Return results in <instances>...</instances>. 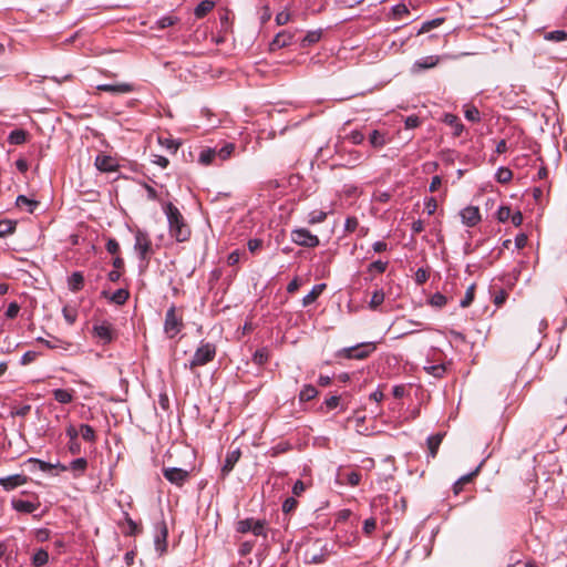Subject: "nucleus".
<instances>
[{"mask_svg": "<svg viewBox=\"0 0 567 567\" xmlns=\"http://www.w3.org/2000/svg\"><path fill=\"white\" fill-rule=\"evenodd\" d=\"M163 210L167 217L169 235L178 243L187 241L190 237V228L179 209L172 203H166Z\"/></svg>", "mask_w": 567, "mask_h": 567, "instance_id": "1", "label": "nucleus"}, {"mask_svg": "<svg viewBox=\"0 0 567 567\" xmlns=\"http://www.w3.org/2000/svg\"><path fill=\"white\" fill-rule=\"evenodd\" d=\"M215 355L216 346L210 342H202L189 361L188 368L193 370L197 367L206 365L215 359Z\"/></svg>", "mask_w": 567, "mask_h": 567, "instance_id": "2", "label": "nucleus"}, {"mask_svg": "<svg viewBox=\"0 0 567 567\" xmlns=\"http://www.w3.org/2000/svg\"><path fill=\"white\" fill-rule=\"evenodd\" d=\"M134 250L138 255L141 262L148 265L150 256L153 254L152 241L145 230L137 229L135 231Z\"/></svg>", "mask_w": 567, "mask_h": 567, "instance_id": "3", "label": "nucleus"}, {"mask_svg": "<svg viewBox=\"0 0 567 567\" xmlns=\"http://www.w3.org/2000/svg\"><path fill=\"white\" fill-rule=\"evenodd\" d=\"M183 326V319L176 313V307H169V309L166 311L164 321V331L167 337H176L181 332Z\"/></svg>", "mask_w": 567, "mask_h": 567, "instance_id": "4", "label": "nucleus"}, {"mask_svg": "<svg viewBox=\"0 0 567 567\" xmlns=\"http://www.w3.org/2000/svg\"><path fill=\"white\" fill-rule=\"evenodd\" d=\"M38 341L42 342L47 348L58 350L63 354L75 355L79 353V347L76 344L55 337L51 339L39 338Z\"/></svg>", "mask_w": 567, "mask_h": 567, "instance_id": "5", "label": "nucleus"}, {"mask_svg": "<svg viewBox=\"0 0 567 567\" xmlns=\"http://www.w3.org/2000/svg\"><path fill=\"white\" fill-rule=\"evenodd\" d=\"M291 240L302 247L315 248L319 245L318 236L311 234L306 228H298L291 231Z\"/></svg>", "mask_w": 567, "mask_h": 567, "instance_id": "6", "label": "nucleus"}, {"mask_svg": "<svg viewBox=\"0 0 567 567\" xmlns=\"http://www.w3.org/2000/svg\"><path fill=\"white\" fill-rule=\"evenodd\" d=\"M375 350V344L373 342L361 343L354 347L344 348L340 351V354H343L348 359H358L362 360L367 358L371 352Z\"/></svg>", "mask_w": 567, "mask_h": 567, "instance_id": "7", "label": "nucleus"}, {"mask_svg": "<svg viewBox=\"0 0 567 567\" xmlns=\"http://www.w3.org/2000/svg\"><path fill=\"white\" fill-rule=\"evenodd\" d=\"M238 533L251 532L255 536H265V520H255L254 518L241 519L237 523Z\"/></svg>", "mask_w": 567, "mask_h": 567, "instance_id": "8", "label": "nucleus"}, {"mask_svg": "<svg viewBox=\"0 0 567 567\" xmlns=\"http://www.w3.org/2000/svg\"><path fill=\"white\" fill-rule=\"evenodd\" d=\"M163 476L172 484L181 487L189 478V472L179 467H163Z\"/></svg>", "mask_w": 567, "mask_h": 567, "instance_id": "9", "label": "nucleus"}, {"mask_svg": "<svg viewBox=\"0 0 567 567\" xmlns=\"http://www.w3.org/2000/svg\"><path fill=\"white\" fill-rule=\"evenodd\" d=\"M93 334L103 343H110L114 339V330L112 324L103 321L93 326Z\"/></svg>", "mask_w": 567, "mask_h": 567, "instance_id": "10", "label": "nucleus"}, {"mask_svg": "<svg viewBox=\"0 0 567 567\" xmlns=\"http://www.w3.org/2000/svg\"><path fill=\"white\" fill-rule=\"evenodd\" d=\"M29 481V477L22 474H13L6 477H0V486L7 491H13L14 488L27 484Z\"/></svg>", "mask_w": 567, "mask_h": 567, "instance_id": "11", "label": "nucleus"}, {"mask_svg": "<svg viewBox=\"0 0 567 567\" xmlns=\"http://www.w3.org/2000/svg\"><path fill=\"white\" fill-rule=\"evenodd\" d=\"M462 223L468 227H474L481 220L480 209L476 206H467L461 210Z\"/></svg>", "mask_w": 567, "mask_h": 567, "instance_id": "12", "label": "nucleus"}, {"mask_svg": "<svg viewBox=\"0 0 567 567\" xmlns=\"http://www.w3.org/2000/svg\"><path fill=\"white\" fill-rule=\"evenodd\" d=\"M96 89L99 91H104L114 95H120L133 92L134 85L131 83L100 84L96 86Z\"/></svg>", "mask_w": 567, "mask_h": 567, "instance_id": "13", "label": "nucleus"}, {"mask_svg": "<svg viewBox=\"0 0 567 567\" xmlns=\"http://www.w3.org/2000/svg\"><path fill=\"white\" fill-rule=\"evenodd\" d=\"M167 534L168 532L165 522H161L159 524L156 525V535L154 543L156 550L159 551L161 554H163L166 550Z\"/></svg>", "mask_w": 567, "mask_h": 567, "instance_id": "14", "label": "nucleus"}, {"mask_svg": "<svg viewBox=\"0 0 567 567\" xmlns=\"http://www.w3.org/2000/svg\"><path fill=\"white\" fill-rule=\"evenodd\" d=\"M95 166L101 172H114L118 165L114 157L105 154H99L95 157Z\"/></svg>", "mask_w": 567, "mask_h": 567, "instance_id": "15", "label": "nucleus"}, {"mask_svg": "<svg viewBox=\"0 0 567 567\" xmlns=\"http://www.w3.org/2000/svg\"><path fill=\"white\" fill-rule=\"evenodd\" d=\"M293 42V34L289 31H281L277 33L274 40L270 42L269 48L271 51L282 49L290 45Z\"/></svg>", "mask_w": 567, "mask_h": 567, "instance_id": "16", "label": "nucleus"}, {"mask_svg": "<svg viewBox=\"0 0 567 567\" xmlns=\"http://www.w3.org/2000/svg\"><path fill=\"white\" fill-rule=\"evenodd\" d=\"M240 455L241 453L239 449H236L227 453L225 462L221 466L223 477H226L233 471L235 464L239 461Z\"/></svg>", "mask_w": 567, "mask_h": 567, "instance_id": "17", "label": "nucleus"}, {"mask_svg": "<svg viewBox=\"0 0 567 567\" xmlns=\"http://www.w3.org/2000/svg\"><path fill=\"white\" fill-rule=\"evenodd\" d=\"M439 60L440 59L436 55L421 58L413 63L412 72L419 73L421 71L434 68L439 63Z\"/></svg>", "mask_w": 567, "mask_h": 567, "instance_id": "18", "label": "nucleus"}, {"mask_svg": "<svg viewBox=\"0 0 567 567\" xmlns=\"http://www.w3.org/2000/svg\"><path fill=\"white\" fill-rule=\"evenodd\" d=\"M11 506H12V508L14 511H17L19 513L31 514V513L35 512L39 508L40 504L39 503H32V502H29V501L13 498L11 501Z\"/></svg>", "mask_w": 567, "mask_h": 567, "instance_id": "19", "label": "nucleus"}, {"mask_svg": "<svg viewBox=\"0 0 567 567\" xmlns=\"http://www.w3.org/2000/svg\"><path fill=\"white\" fill-rule=\"evenodd\" d=\"M103 297L109 299V301L115 305H124L130 297V293L126 289H117L113 293H109L106 290L102 292Z\"/></svg>", "mask_w": 567, "mask_h": 567, "instance_id": "20", "label": "nucleus"}, {"mask_svg": "<svg viewBox=\"0 0 567 567\" xmlns=\"http://www.w3.org/2000/svg\"><path fill=\"white\" fill-rule=\"evenodd\" d=\"M443 122L446 125L451 126V128L453 130L452 133L454 136H461V134L464 131V125L462 124V122L460 121V118L456 115L446 113L444 115Z\"/></svg>", "mask_w": 567, "mask_h": 567, "instance_id": "21", "label": "nucleus"}, {"mask_svg": "<svg viewBox=\"0 0 567 567\" xmlns=\"http://www.w3.org/2000/svg\"><path fill=\"white\" fill-rule=\"evenodd\" d=\"M324 289H326L324 284L315 285L312 287L311 291L303 297L302 306L307 307V306H310L311 303H313L316 301V299L323 292Z\"/></svg>", "mask_w": 567, "mask_h": 567, "instance_id": "22", "label": "nucleus"}, {"mask_svg": "<svg viewBox=\"0 0 567 567\" xmlns=\"http://www.w3.org/2000/svg\"><path fill=\"white\" fill-rule=\"evenodd\" d=\"M69 289L73 292H78L83 288L84 276L80 271L73 272L68 280Z\"/></svg>", "mask_w": 567, "mask_h": 567, "instance_id": "23", "label": "nucleus"}, {"mask_svg": "<svg viewBox=\"0 0 567 567\" xmlns=\"http://www.w3.org/2000/svg\"><path fill=\"white\" fill-rule=\"evenodd\" d=\"M215 7V2L212 0H203L200 1L194 10V14L197 19L204 18L208 12H210Z\"/></svg>", "mask_w": 567, "mask_h": 567, "instance_id": "24", "label": "nucleus"}, {"mask_svg": "<svg viewBox=\"0 0 567 567\" xmlns=\"http://www.w3.org/2000/svg\"><path fill=\"white\" fill-rule=\"evenodd\" d=\"M369 142H370L372 147L381 148V147H383L386 144L385 134L380 132V131H378V130H374L369 135Z\"/></svg>", "mask_w": 567, "mask_h": 567, "instance_id": "25", "label": "nucleus"}, {"mask_svg": "<svg viewBox=\"0 0 567 567\" xmlns=\"http://www.w3.org/2000/svg\"><path fill=\"white\" fill-rule=\"evenodd\" d=\"M54 399L61 404H68L73 401V391L65 389H55L53 391Z\"/></svg>", "mask_w": 567, "mask_h": 567, "instance_id": "26", "label": "nucleus"}, {"mask_svg": "<svg viewBox=\"0 0 567 567\" xmlns=\"http://www.w3.org/2000/svg\"><path fill=\"white\" fill-rule=\"evenodd\" d=\"M28 462L37 463L39 465L40 471H42V472H49L52 468H56V467H59L63 472L68 470L66 465H63L61 463L51 464V463L41 461L39 458H33V457L29 458Z\"/></svg>", "mask_w": 567, "mask_h": 567, "instance_id": "27", "label": "nucleus"}, {"mask_svg": "<svg viewBox=\"0 0 567 567\" xmlns=\"http://www.w3.org/2000/svg\"><path fill=\"white\" fill-rule=\"evenodd\" d=\"M442 440H443V434H441V433H437L435 435H431L427 437V446H429L431 457H435Z\"/></svg>", "mask_w": 567, "mask_h": 567, "instance_id": "28", "label": "nucleus"}, {"mask_svg": "<svg viewBox=\"0 0 567 567\" xmlns=\"http://www.w3.org/2000/svg\"><path fill=\"white\" fill-rule=\"evenodd\" d=\"M217 157V148H206L199 154V163L203 165H209Z\"/></svg>", "mask_w": 567, "mask_h": 567, "instance_id": "29", "label": "nucleus"}, {"mask_svg": "<svg viewBox=\"0 0 567 567\" xmlns=\"http://www.w3.org/2000/svg\"><path fill=\"white\" fill-rule=\"evenodd\" d=\"M423 369L427 374L436 379L443 378L446 372V368L444 364H429L425 365Z\"/></svg>", "mask_w": 567, "mask_h": 567, "instance_id": "30", "label": "nucleus"}, {"mask_svg": "<svg viewBox=\"0 0 567 567\" xmlns=\"http://www.w3.org/2000/svg\"><path fill=\"white\" fill-rule=\"evenodd\" d=\"M27 141V132L24 130H14L8 136V142L12 145H20Z\"/></svg>", "mask_w": 567, "mask_h": 567, "instance_id": "31", "label": "nucleus"}, {"mask_svg": "<svg viewBox=\"0 0 567 567\" xmlns=\"http://www.w3.org/2000/svg\"><path fill=\"white\" fill-rule=\"evenodd\" d=\"M49 560V554L45 549H38L32 556V564L35 567L44 566Z\"/></svg>", "mask_w": 567, "mask_h": 567, "instance_id": "32", "label": "nucleus"}, {"mask_svg": "<svg viewBox=\"0 0 567 567\" xmlns=\"http://www.w3.org/2000/svg\"><path fill=\"white\" fill-rule=\"evenodd\" d=\"M68 470H72L73 472L78 473L79 475H82L86 467H87V461L84 457H79L73 460L69 466H66Z\"/></svg>", "mask_w": 567, "mask_h": 567, "instance_id": "33", "label": "nucleus"}, {"mask_svg": "<svg viewBox=\"0 0 567 567\" xmlns=\"http://www.w3.org/2000/svg\"><path fill=\"white\" fill-rule=\"evenodd\" d=\"M158 143L172 154H175L181 145L176 140L163 136L158 137Z\"/></svg>", "mask_w": 567, "mask_h": 567, "instance_id": "34", "label": "nucleus"}, {"mask_svg": "<svg viewBox=\"0 0 567 567\" xmlns=\"http://www.w3.org/2000/svg\"><path fill=\"white\" fill-rule=\"evenodd\" d=\"M317 394H318L317 389L313 385L308 384L301 389V391L299 393V400L302 402H307V401H310L313 398H316Z\"/></svg>", "mask_w": 567, "mask_h": 567, "instance_id": "35", "label": "nucleus"}, {"mask_svg": "<svg viewBox=\"0 0 567 567\" xmlns=\"http://www.w3.org/2000/svg\"><path fill=\"white\" fill-rule=\"evenodd\" d=\"M327 218V213L320 209H315L308 214L307 221L310 225H316L324 221Z\"/></svg>", "mask_w": 567, "mask_h": 567, "instance_id": "36", "label": "nucleus"}, {"mask_svg": "<svg viewBox=\"0 0 567 567\" xmlns=\"http://www.w3.org/2000/svg\"><path fill=\"white\" fill-rule=\"evenodd\" d=\"M544 38L547 41L563 42V41L567 40V32L564 30H555V31L545 33Z\"/></svg>", "mask_w": 567, "mask_h": 567, "instance_id": "37", "label": "nucleus"}, {"mask_svg": "<svg viewBox=\"0 0 567 567\" xmlns=\"http://www.w3.org/2000/svg\"><path fill=\"white\" fill-rule=\"evenodd\" d=\"M464 116L467 121L473 122V123H477L481 121L480 111L477 110V107H475L473 105L465 106Z\"/></svg>", "mask_w": 567, "mask_h": 567, "instance_id": "38", "label": "nucleus"}, {"mask_svg": "<svg viewBox=\"0 0 567 567\" xmlns=\"http://www.w3.org/2000/svg\"><path fill=\"white\" fill-rule=\"evenodd\" d=\"M17 205L19 207H23V206H27L28 207V212L29 213H33L35 207L38 206V202L33 200V199H29L27 196L24 195H19L17 197Z\"/></svg>", "mask_w": 567, "mask_h": 567, "instance_id": "39", "label": "nucleus"}, {"mask_svg": "<svg viewBox=\"0 0 567 567\" xmlns=\"http://www.w3.org/2000/svg\"><path fill=\"white\" fill-rule=\"evenodd\" d=\"M177 21H178V18L175 16H164V17L159 18L155 23H156V28L162 30V29H166L168 27L174 25Z\"/></svg>", "mask_w": 567, "mask_h": 567, "instance_id": "40", "label": "nucleus"}, {"mask_svg": "<svg viewBox=\"0 0 567 567\" xmlns=\"http://www.w3.org/2000/svg\"><path fill=\"white\" fill-rule=\"evenodd\" d=\"M80 434L84 441L93 442L95 441V431L89 424H82L80 427Z\"/></svg>", "mask_w": 567, "mask_h": 567, "instance_id": "41", "label": "nucleus"}, {"mask_svg": "<svg viewBox=\"0 0 567 567\" xmlns=\"http://www.w3.org/2000/svg\"><path fill=\"white\" fill-rule=\"evenodd\" d=\"M513 173L507 167H499L496 172V179L498 183H507L512 179Z\"/></svg>", "mask_w": 567, "mask_h": 567, "instance_id": "42", "label": "nucleus"}, {"mask_svg": "<svg viewBox=\"0 0 567 567\" xmlns=\"http://www.w3.org/2000/svg\"><path fill=\"white\" fill-rule=\"evenodd\" d=\"M234 151H235V144L226 143L223 147L217 150V157H219L220 161H225L228 157H230V155L233 154Z\"/></svg>", "mask_w": 567, "mask_h": 567, "instance_id": "43", "label": "nucleus"}, {"mask_svg": "<svg viewBox=\"0 0 567 567\" xmlns=\"http://www.w3.org/2000/svg\"><path fill=\"white\" fill-rule=\"evenodd\" d=\"M16 229V223L11 220H0V238L12 234Z\"/></svg>", "mask_w": 567, "mask_h": 567, "instance_id": "44", "label": "nucleus"}, {"mask_svg": "<svg viewBox=\"0 0 567 567\" xmlns=\"http://www.w3.org/2000/svg\"><path fill=\"white\" fill-rule=\"evenodd\" d=\"M429 303L435 308H442L447 303V298L441 292H435L429 300Z\"/></svg>", "mask_w": 567, "mask_h": 567, "instance_id": "45", "label": "nucleus"}, {"mask_svg": "<svg viewBox=\"0 0 567 567\" xmlns=\"http://www.w3.org/2000/svg\"><path fill=\"white\" fill-rule=\"evenodd\" d=\"M444 22V18H436L430 21H426L422 24L421 29L419 30V34L429 32L430 30L441 25Z\"/></svg>", "mask_w": 567, "mask_h": 567, "instance_id": "46", "label": "nucleus"}, {"mask_svg": "<svg viewBox=\"0 0 567 567\" xmlns=\"http://www.w3.org/2000/svg\"><path fill=\"white\" fill-rule=\"evenodd\" d=\"M480 468H481V465H478V467L476 470H474L473 472H471L466 475H463L455 482L454 487H453L455 494H457V485H464V484L470 483L473 480V477L477 475Z\"/></svg>", "mask_w": 567, "mask_h": 567, "instance_id": "47", "label": "nucleus"}, {"mask_svg": "<svg viewBox=\"0 0 567 567\" xmlns=\"http://www.w3.org/2000/svg\"><path fill=\"white\" fill-rule=\"evenodd\" d=\"M384 301V292L383 290H375L370 300V308L377 309Z\"/></svg>", "mask_w": 567, "mask_h": 567, "instance_id": "48", "label": "nucleus"}, {"mask_svg": "<svg viewBox=\"0 0 567 567\" xmlns=\"http://www.w3.org/2000/svg\"><path fill=\"white\" fill-rule=\"evenodd\" d=\"M268 351L266 349H259L254 353V362L258 365H264L268 361Z\"/></svg>", "mask_w": 567, "mask_h": 567, "instance_id": "49", "label": "nucleus"}, {"mask_svg": "<svg viewBox=\"0 0 567 567\" xmlns=\"http://www.w3.org/2000/svg\"><path fill=\"white\" fill-rule=\"evenodd\" d=\"M410 11L404 3H398L392 7V14L395 19H401L403 16L409 14Z\"/></svg>", "mask_w": 567, "mask_h": 567, "instance_id": "50", "label": "nucleus"}, {"mask_svg": "<svg viewBox=\"0 0 567 567\" xmlns=\"http://www.w3.org/2000/svg\"><path fill=\"white\" fill-rule=\"evenodd\" d=\"M386 268H388V261L377 260L369 265L368 270L370 272L375 271V272L382 274L386 270Z\"/></svg>", "mask_w": 567, "mask_h": 567, "instance_id": "51", "label": "nucleus"}, {"mask_svg": "<svg viewBox=\"0 0 567 567\" xmlns=\"http://www.w3.org/2000/svg\"><path fill=\"white\" fill-rule=\"evenodd\" d=\"M474 300V286L467 288L464 298L461 300L460 306L462 308L468 307Z\"/></svg>", "mask_w": 567, "mask_h": 567, "instance_id": "52", "label": "nucleus"}, {"mask_svg": "<svg viewBox=\"0 0 567 567\" xmlns=\"http://www.w3.org/2000/svg\"><path fill=\"white\" fill-rule=\"evenodd\" d=\"M511 208L508 206H501L497 210V219L498 221L501 223H505L511 217Z\"/></svg>", "mask_w": 567, "mask_h": 567, "instance_id": "53", "label": "nucleus"}, {"mask_svg": "<svg viewBox=\"0 0 567 567\" xmlns=\"http://www.w3.org/2000/svg\"><path fill=\"white\" fill-rule=\"evenodd\" d=\"M19 311H20V306L18 305V302H16V301L10 302L6 310V317L8 319H14L18 316Z\"/></svg>", "mask_w": 567, "mask_h": 567, "instance_id": "54", "label": "nucleus"}, {"mask_svg": "<svg viewBox=\"0 0 567 567\" xmlns=\"http://www.w3.org/2000/svg\"><path fill=\"white\" fill-rule=\"evenodd\" d=\"M62 313L68 323L73 324L76 321L78 315L74 309L64 307L62 310Z\"/></svg>", "mask_w": 567, "mask_h": 567, "instance_id": "55", "label": "nucleus"}, {"mask_svg": "<svg viewBox=\"0 0 567 567\" xmlns=\"http://www.w3.org/2000/svg\"><path fill=\"white\" fill-rule=\"evenodd\" d=\"M321 33L319 31L309 32L303 39H302V45L312 44L320 40Z\"/></svg>", "mask_w": 567, "mask_h": 567, "instance_id": "56", "label": "nucleus"}, {"mask_svg": "<svg viewBox=\"0 0 567 567\" xmlns=\"http://www.w3.org/2000/svg\"><path fill=\"white\" fill-rule=\"evenodd\" d=\"M291 14L289 11H280L276 14L275 21L278 25H284L289 22Z\"/></svg>", "mask_w": 567, "mask_h": 567, "instance_id": "57", "label": "nucleus"}, {"mask_svg": "<svg viewBox=\"0 0 567 567\" xmlns=\"http://www.w3.org/2000/svg\"><path fill=\"white\" fill-rule=\"evenodd\" d=\"M348 140L354 144V145H359L361 144L363 141H364V135L362 132L360 131H352L349 135H348Z\"/></svg>", "mask_w": 567, "mask_h": 567, "instance_id": "58", "label": "nucleus"}, {"mask_svg": "<svg viewBox=\"0 0 567 567\" xmlns=\"http://www.w3.org/2000/svg\"><path fill=\"white\" fill-rule=\"evenodd\" d=\"M298 505V502L296 501L295 497H288L284 504H282V512L288 514L290 512H292Z\"/></svg>", "mask_w": 567, "mask_h": 567, "instance_id": "59", "label": "nucleus"}, {"mask_svg": "<svg viewBox=\"0 0 567 567\" xmlns=\"http://www.w3.org/2000/svg\"><path fill=\"white\" fill-rule=\"evenodd\" d=\"M404 124H405V128L412 130V128L417 127L421 124V121H420L419 116L410 115L405 118Z\"/></svg>", "mask_w": 567, "mask_h": 567, "instance_id": "60", "label": "nucleus"}, {"mask_svg": "<svg viewBox=\"0 0 567 567\" xmlns=\"http://www.w3.org/2000/svg\"><path fill=\"white\" fill-rule=\"evenodd\" d=\"M38 357V353L35 351H27L22 357H21V360H20V363L22 365H27V364H30L31 362H33Z\"/></svg>", "mask_w": 567, "mask_h": 567, "instance_id": "61", "label": "nucleus"}, {"mask_svg": "<svg viewBox=\"0 0 567 567\" xmlns=\"http://www.w3.org/2000/svg\"><path fill=\"white\" fill-rule=\"evenodd\" d=\"M361 481V474L358 472H350L347 474V483L351 486H357Z\"/></svg>", "mask_w": 567, "mask_h": 567, "instance_id": "62", "label": "nucleus"}, {"mask_svg": "<svg viewBox=\"0 0 567 567\" xmlns=\"http://www.w3.org/2000/svg\"><path fill=\"white\" fill-rule=\"evenodd\" d=\"M359 225V221L355 217H348L344 223V229L348 233H353Z\"/></svg>", "mask_w": 567, "mask_h": 567, "instance_id": "63", "label": "nucleus"}, {"mask_svg": "<svg viewBox=\"0 0 567 567\" xmlns=\"http://www.w3.org/2000/svg\"><path fill=\"white\" fill-rule=\"evenodd\" d=\"M427 278H429V274L425 269L419 268L416 270L415 276H414L416 284L422 285L427 280Z\"/></svg>", "mask_w": 567, "mask_h": 567, "instance_id": "64", "label": "nucleus"}]
</instances>
